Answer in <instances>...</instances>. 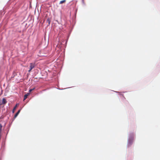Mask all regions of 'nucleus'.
Instances as JSON below:
<instances>
[{
  "label": "nucleus",
  "mask_w": 160,
  "mask_h": 160,
  "mask_svg": "<svg viewBox=\"0 0 160 160\" xmlns=\"http://www.w3.org/2000/svg\"><path fill=\"white\" fill-rule=\"evenodd\" d=\"M35 66V63H31L30 64V69L28 70L29 72H30L31 70Z\"/></svg>",
  "instance_id": "nucleus-1"
},
{
  "label": "nucleus",
  "mask_w": 160,
  "mask_h": 160,
  "mask_svg": "<svg viewBox=\"0 0 160 160\" xmlns=\"http://www.w3.org/2000/svg\"><path fill=\"white\" fill-rule=\"evenodd\" d=\"M7 101L6 99L5 98H3L2 99V101H1L0 102V105H4V104H6L7 103Z\"/></svg>",
  "instance_id": "nucleus-2"
},
{
  "label": "nucleus",
  "mask_w": 160,
  "mask_h": 160,
  "mask_svg": "<svg viewBox=\"0 0 160 160\" xmlns=\"http://www.w3.org/2000/svg\"><path fill=\"white\" fill-rule=\"evenodd\" d=\"M29 95V93H27V94H25L24 96V98L23 100H25L27 98L28 96Z\"/></svg>",
  "instance_id": "nucleus-3"
},
{
  "label": "nucleus",
  "mask_w": 160,
  "mask_h": 160,
  "mask_svg": "<svg viewBox=\"0 0 160 160\" xmlns=\"http://www.w3.org/2000/svg\"><path fill=\"white\" fill-rule=\"evenodd\" d=\"M20 110H19L18 112L15 114L14 116V118H16L20 112Z\"/></svg>",
  "instance_id": "nucleus-4"
},
{
  "label": "nucleus",
  "mask_w": 160,
  "mask_h": 160,
  "mask_svg": "<svg viewBox=\"0 0 160 160\" xmlns=\"http://www.w3.org/2000/svg\"><path fill=\"white\" fill-rule=\"evenodd\" d=\"M66 0H63L61 1H60L59 3L60 4H62L63 3L65 2H66Z\"/></svg>",
  "instance_id": "nucleus-5"
},
{
  "label": "nucleus",
  "mask_w": 160,
  "mask_h": 160,
  "mask_svg": "<svg viewBox=\"0 0 160 160\" xmlns=\"http://www.w3.org/2000/svg\"><path fill=\"white\" fill-rule=\"evenodd\" d=\"M17 104L16 106H15V107L13 109V110H12V112L13 113H14V112L15 111V110H16V108L17 107Z\"/></svg>",
  "instance_id": "nucleus-6"
},
{
  "label": "nucleus",
  "mask_w": 160,
  "mask_h": 160,
  "mask_svg": "<svg viewBox=\"0 0 160 160\" xmlns=\"http://www.w3.org/2000/svg\"><path fill=\"white\" fill-rule=\"evenodd\" d=\"M2 126L1 123H0V133H1L2 131Z\"/></svg>",
  "instance_id": "nucleus-7"
},
{
  "label": "nucleus",
  "mask_w": 160,
  "mask_h": 160,
  "mask_svg": "<svg viewBox=\"0 0 160 160\" xmlns=\"http://www.w3.org/2000/svg\"><path fill=\"white\" fill-rule=\"evenodd\" d=\"M16 74H17L16 73H15V72H14L12 76V78H14L15 76L16 75Z\"/></svg>",
  "instance_id": "nucleus-8"
},
{
  "label": "nucleus",
  "mask_w": 160,
  "mask_h": 160,
  "mask_svg": "<svg viewBox=\"0 0 160 160\" xmlns=\"http://www.w3.org/2000/svg\"><path fill=\"white\" fill-rule=\"evenodd\" d=\"M34 88L32 89H30L29 90V92H31L33 90H34Z\"/></svg>",
  "instance_id": "nucleus-9"
},
{
  "label": "nucleus",
  "mask_w": 160,
  "mask_h": 160,
  "mask_svg": "<svg viewBox=\"0 0 160 160\" xmlns=\"http://www.w3.org/2000/svg\"><path fill=\"white\" fill-rule=\"evenodd\" d=\"M48 23H49V24L50 23V22L48 21Z\"/></svg>",
  "instance_id": "nucleus-10"
},
{
  "label": "nucleus",
  "mask_w": 160,
  "mask_h": 160,
  "mask_svg": "<svg viewBox=\"0 0 160 160\" xmlns=\"http://www.w3.org/2000/svg\"><path fill=\"white\" fill-rule=\"evenodd\" d=\"M82 1L83 2H84V0H82Z\"/></svg>",
  "instance_id": "nucleus-11"
}]
</instances>
